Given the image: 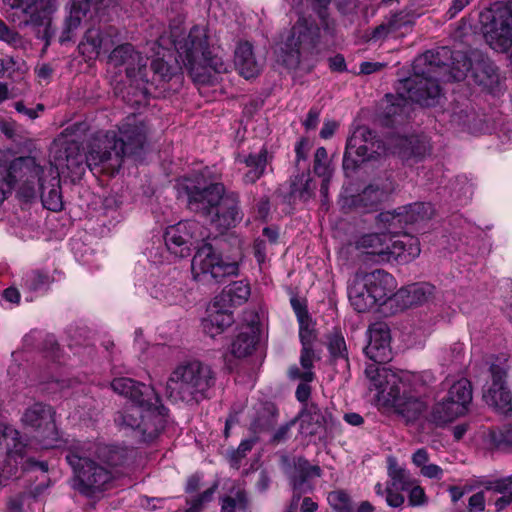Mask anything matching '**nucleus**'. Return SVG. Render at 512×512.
Segmentation results:
<instances>
[{
	"mask_svg": "<svg viewBox=\"0 0 512 512\" xmlns=\"http://www.w3.org/2000/svg\"><path fill=\"white\" fill-rule=\"evenodd\" d=\"M43 167L36 162L35 157H14L9 152L0 151V204L11 194L18 184V195L25 201L36 196V184L41 192L43 206L53 212L63 209L60 180L52 178L49 186L42 181Z\"/></svg>",
	"mask_w": 512,
	"mask_h": 512,
	"instance_id": "f257e3e1",
	"label": "nucleus"
},
{
	"mask_svg": "<svg viewBox=\"0 0 512 512\" xmlns=\"http://www.w3.org/2000/svg\"><path fill=\"white\" fill-rule=\"evenodd\" d=\"M64 453L72 470L70 484L74 491L88 499H98L111 487L113 472L93 457V442L71 440Z\"/></svg>",
	"mask_w": 512,
	"mask_h": 512,
	"instance_id": "f03ea898",
	"label": "nucleus"
},
{
	"mask_svg": "<svg viewBox=\"0 0 512 512\" xmlns=\"http://www.w3.org/2000/svg\"><path fill=\"white\" fill-rule=\"evenodd\" d=\"M149 128L135 114L128 115L118 127V135L109 131L100 139L101 150L92 154L91 161L105 158L110 168V175L119 172L124 157L140 155L148 140Z\"/></svg>",
	"mask_w": 512,
	"mask_h": 512,
	"instance_id": "7ed1b4c3",
	"label": "nucleus"
},
{
	"mask_svg": "<svg viewBox=\"0 0 512 512\" xmlns=\"http://www.w3.org/2000/svg\"><path fill=\"white\" fill-rule=\"evenodd\" d=\"M216 383V373L208 364L199 360L180 363L170 373L166 382V395L172 401L198 404L209 398Z\"/></svg>",
	"mask_w": 512,
	"mask_h": 512,
	"instance_id": "20e7f679",
	"label": "nucleus"
},
{
	"mask_svg": "<svg viewBox=\"0 0 512 512\" xmlns=\"http://www.w3.org/2000/svg\"><path fill=\"white\" fill-rule=\"evenodd\" d=\"M180 27H170L171 41L177 51V61L182 63L190 75L198 81H204L202 70L211 68L216 73L227 72V64L208 47L204 29L199 26L191 28L187 37L180 38Z\"/></svg>",
	"mask_w": 512,
	"mask_h": 512,
	"instance_id": "39448f33",
	"label": "nucleus"
},
{
	"mask_svg": "<svg viewBox=\"0 0 512 512\" xmlns=\"http://www.w3.org/2000/svg\"><path fill=\"white\" fill-rule=\"evenodd\" d=\"M320 41L318 24L300 16L280 44V59L288 69L303 67L309 71Z\"/></svg>",
	"mask_w": 512,
	"mask_h": 512,
	"instance_id": "423d86ee",
	"label": "nucleus"
},
{
	"mask_svg": "<svg viewBox=\"0 0 512 512\" xmlns=\"http://www.w3.org/2000/svg\"><path fill=\"white\" fill-rule=\"evenodd\" d=\"M355 246L376 263L407 264L421 252L418 238L409 234L398 237L386 233L365 234L356 241Z\"/></svg>",
	"mask_w": 512,
	"mask_h": 512,
	"instance_id": "0eeeda50",
	"label": "nucleus"
},
{
	"mask_svg": "<svg viewBox=\"0 0 512 512\" xmlns=\"http://www.w3.org/2000/svg\"><path fill=\"white\" fill-rule=\"evenodd\" d=\"M168 409L158 401L149 400L142 403H129L114 416L115 424L125 430L139 434L141 441H151L165 427Z\"/></svg>",
	"mask_w": 512,
	"mask_h": 512,
	"instance_id": "6e6552de",
	"label": "nucleus"
},
{
	"mask_svg": "<svg viewBox=\"0 0 512 512\" xmlns=\"http://www.w3.org/2000/svg\"><path fill=\"white\" fill-rule=\"evenodd\" d=\"M403 88L406 90L407 96L403 94L387 95L388 104L384 109L387 118H394L409 113L411 102L420 104L421 106H434L441 96V87L439 79L428 74H417L414 72L412 77L403 81Z\"/></svg>",
	"mask_w": 512,
	"mask_h": 512,
	"instance_id": "1a4fd4ad",
	"label": "nucleus"
},
{
	"mask_svg": "<svg viewBox=\"0 0 512 512\" xmlns=\"http://www.w3.org/2000/svg\"><path fill=\"white\" fill-rule=\"evenodd\" d=\"M472 398L471 382L466 378L456 381L449 388L443 400L433 405L429 414V422L443 427L464 416L468 412Z\"/></svg>",
	"mask_w": 512,
	"mask_h": 512,
	"instance_id": "9d476101",
	"label": "nucleus"
},
{
	"mask_svg": "<svg viewBox=\"0 0 512 512\" xmlns=\"http://www.w3.org/2000/svg\"><path fill=\"white\" fill-rule=\"evenodd\" d=\"M193 278L206 284H219L226 277L238 274L236 262H226L210 243L198 247L192 258Z\"/></svg>",
	"mask_w": 512,
	"mask_h": 512,
	"instance_id": "9b49d317",
	"label": "nucleus"
},
{
	"mask_svg": "<svg viewBox=\"0 0 512 512\" xmlns=\"http://www.w3.org/2000/svg\"><path fill=\"white\" fill-rule=\"evenodd\" d=\"M100 150V140L91 148L87 155L81 152L77 143H68L64 148L57 151L55 155V166L57 170H60L62 173H64L66 169L73 180L80 179L84 175L86 168H89L94 174L106 173L110 175V168L108 163L104 162V157L100 158L101 162L97 160L91 161L92 154Z\"/></svg>",
	"mask_w": 512,
	"mask_h": 512,
	"instance_id": "f8f14e48",
	"label": "nucleus"
},
{
	"mask_svg": "<svg viewBox=\"0 0 512 512\" xmlns=\"http://www.w3.org/2000/svg\"><path fill=\"white\" fill-rule=\"evenodd\" d=\"M510 366L506 358L495 357L489 364L491 382L483 390V400L500 414L512 413V392L508 383Z\"/></svg>",
	"mask_w": 512,
	"mask_h": 512,
	"instance_id": "ddd939ff",
	"label": "nucleus"
},
{
	"mask_svg": "<svg viewBox=\"0 0 512 512\" xmlns=\"http://www.w3.org/2000/svg\"><path fill=\"white\" fill-rule=\"evenodd\" d=\"M482 30L487 41L505 51L512 45V0L480 14Z\"/></svg>",
	"mask_w": 512,
	"mask_h": 512,
	"instance_id": "4468645a",
	"label": "nucleus"
},
{
	"mask_svg": "<svg viewBox=\"0 0 512 512\" xmlns=\"http://www.w3.org/2000/svg\"><path fill=\"white\" fill-rule=\"evenodd\" d=\"M54 408L43 402L28 406L21 417L24 427L31 429L45 448L55 447L59 433L55 423Z\"/></svg>",
	"mask_w": 512,
	"mask_h": 512,
	"instance_id": "2eb2a0df",
	"label": "nucleus"
},
{
	"mask_svg": "<svg viewBox=\"0 0 512 512\" xmlns=\"http://www.w3.org/2000/svg\"><path fill=\"white\" fill-rule=\"evenodd\" d=\"M12 9H20L29 16L27 24H31L43 30L38 31V37L50 43L55 30L52 28L53 14L57 11V0H3Z\"/></svg>",
	"mask_w": 512,
	"mask_h": 512,
	"instance_id": "dca6fc26",
	"label": "nucleus"
},
{
	"mask_svg": "<svg viewBox=\"0 0 512 512\" xmlns=\"http://www.w3.org/2000/svg\"><path fill=\"white\" fill-rule=\"evenodd\" d=\"M381 146L374 131L365 126L357 128L347 140L343 168H354L360 163L374 159L375 155L379 154Z\"/></svg>",
	"mask_w": 512,
	"mask_h": 512,
	"instance_id": "f3484780",
	"label": "nucleus"
},
{
	"mask_svg": "<svg viewBox=\"0 0 512 512\" xmlns=\"http://www.w3.org/2000/svg\"><path fill=\"white\" fill-rule=\"evenodd\" d=\"M384 404L392 406L407 423L416 421L426 409V403L400 380L394 388L383 391Z\"/></svg>",
	"mask_w": 512,
	"mask_h": 512,
	"instance_id": "a211bd4d",
	"label": "nucleus"
},
{
	"mask_svg": "<svg viewBox=\"0 0 512 512\" xmlns=\"http://www.w3.org/2000/svg\"><path fill=\"white\" fill-rule=\"evenodd\" d=\"M242 217L239 194L224 188L221 199L211 209L206 220L220 232H225L236 227Z\"/></svg>",
	"mask_w": 512,
	"mask_h": 512,
	"instance_id": "6ab92c4d",
	"label": "nucleus"
},
{
	"mask_svg": "<svg viewBox=\"0 0 512 512\" xmlns=\"http://www.w3.org/2000/svg\"><path fill=\"white\" fill-rule=\"evenodd\" d=\"M224 188L225 186L221 182H214L205 186L199 183L186 185L188 209L206 219L211 209L221 199Z\"/></svg>",
	"mask_w": 512,
	"mask_h": 512,
	"instance_id": "aec40b11",
	"label": "nucleus"
},
{
	"mask_svg": "<svg viewBox=\"0 0 512 512\" xmlns=\"http://www.w3.org/2000/svg\"><path fill=\"white\" fill-rule=\"evenodd\" d=\"M453 59V52L448 47L428 50L414 60L413 72L420 75L428 74L436 79H441L454 64Z\"/></svg>",
	"mask_w": 512,
	"mask_h": 512,
	"instance_id": "412c9836",
	"label": "nucleus"
},
{
	"mask_svg": "<svg viewBox=\"0 0 512 512\" xmlns=\"http://www.w3.org/2000/svg\"><path fill=\"white\" fill-rule=\"evenodd\" d=\"M368 344L364 348L365 355L376 363H387L392 359L390 346L391 335L389 326L384 322H375L368 329Z\"/></svg>",
	"mask_w": 512,
	"mask_h": 512,
	"instance_id": "4be33fe9",
	"label": "nucleus"
},
{
	"mask_svg": "<svg viewBox=\"0 0 512 512\" xmlns=\"http://www.w3.org/2000/svg\"><path fill=\"white\" fill-rule=\"evenodd\" d=\"M295 419L300 421V433L305 436L320 434L333 424L332 414L315 402L304 404Z\"/></svg>",
	"mask_w": 512,
	"mask_h": 512,
	"instance_id": "5701e85b",
	"label": "nucleus"
},
{
	"mask_svg": "<svg viewBox=\"0 0 512 512\" xmlns=\"http://www.w3.org/2000/svg\"><path fill=\"white\" fill-rule=\"evenodd\" d=\"M322 470L318 465H312L305 457H297L293 460V468L288 475L289 484L293 495L301 498L303 494L312 492L314 485L311 478L321 477Z\"/></svg>",
	"mask_w": 512,
	"mask_h": 512,
	"instance_id": "b1692460",
	"label": "nucleus"
},
{
	"mask_svg": "<svg viewBox=\"0 0 512 512\" xmlns=\"http://www.w3.org/2000/svg\"><path fill=\"white\" fill-rule=\"evenodd\" d=\"M171 72L170 66L161 58H157L151 61L148 67V78L150 81L148 84H142V87H130L135 90L132 94L134 96L131 101V105H142L145 104L149 97L154 96V92L161 82L168 81L170 79Z\"/></svg>",
	"mask_w": 512,
	"mask_h": 512,
	"instance_id": "393cba45",
	"label": "nucleus"
},
{
	"mask_svg": "<svg viewBox=\"0 0 512 512\" xmlns=\"http://www.w3.org/2000/svg\"><path fill=\"white\" fill-rule=\"evenodd\" d=\"M361 279L371 293L376 305H383L387 300L394 301L396 281L394 277L382 269L361 276Z\"/></svg>",
	"mask_w": 512,
	"mask_h": 512,
	"instance_id": "a878e982",
	"label": "nucleus"
},
{
	"mask_svg": "<svg viewBox=\"0 0 512 512\" xmlns=\"http://www.w3.org/2000/svg\"><path fill=\"white\" fill-rule=\"evenodd\" d=\"M110 385L115 393L129 399V403L149 402V400L158 401L160 399V396L155 392L153 387L131 378H115Z\"/></svg>",
	"mask_w": 512,
	"mask_h": 512,
	"instance_id": "bb28decb",
	"label": "nucleus"
},
{
	"mask_svg": "<svg viewBox=\"0 0 512 512\" xmlns=\"http://www.w3.org/2000/svg\"><path fill=\"white\" fill-rule=\"evenodd\" d=\"M197 226L198 224L196 222L186 221L168 227L164 234L167 249L177 256H186L189 252L188 244L192 239L190 231Z\"/></svg>",
	"mask_w": 512,
	"mask_h": 512,
	"instance_id": "cd10ccee",
	"label": "nucleus"
},
{
	"mask_svg": "<svg viewBox=\"0 0 512 512\" xmlns=\"http://www.w3.org/2000/svg\"><path fill=\"white\" fill-rule=\"evenodd\" d=\"M435 287L427 282L413 283L399 289L394 294V302L401 310L419 306L429 301L434 295Z\"/></svg>",
	"mask_w": 512,
	"mask_h": 512,
	"instance_id": "c85d7f7f",
	"label": "nucleus"
},
{
	"mask_svg": "<svg viewBox=\"0 0 512 512\" xmlns=\"http://www.w3.org/2000/svg\"><path fill=\"white\" fill-rule=\"evenodd\" d=\"M272 159L273 155L269 153L265 146H263L258 153L239 155V162L244 163L249 168L243 175V182L245 184L256 183L265 174L266 167L272 162Z\"/></svg>",
	"mask_w": 512,
	"mask_h": 512,
	"instance_id": "c756f323",
	"label": "nucleus"
},
{
	"mask_svg": "<svg viewBox=\"0 0 512 512\" xmlns=\"http://www.w3.org/2000/svg\"><path fill=\"white\" fill-rule=\"evenodd\" d=\"M383 363L373 362L365 369V374L370 381V388L378 391V398L383 400V391L394 388L401 380L394 372L382 366Z\"/></svg>",
	"mask_w": 512,
	"mask_h": 512,
	"instance_id": "7c9ffc66",
	"label": "nucleus"
},
{
	"mask_svg": "<svg viewBox=\"0 0 512 512\" xmlns=\"http://www.w3.org/2000/svg\"><path fill=\"white\" fill-rule=\"evenodd\" d=\"M251 294L249 283L244 280L235 281L223 289L215 297V304L229 309L245 304Z\"/></svg>",
	"mask_w": 512,
	"mask_h": 512,
	"instance_id": "2f4dec72",
	"label": "nucleus"
},
{
	"mask_svg": "<svg viewBox=\"0 0 512 512\" xmlns=\"http://www.w3.org/2000/svg\"><path fill=\"white\" fill-rule=\"evenodd\" d=\"M234 323L233 312L227 307H220L213 302L208 317L202 321L204 332L210 337L223 333Z\"/></svg>",
	"mask_w": 512,
	"mask_h": 512,
	"instance_id": "473e14b6",
	"label": "nucleus"
},
{
	"mask_svg": "<svg viewBox=\"0 0 512 512\" xmlns=\"http://www.w3.org/2000/svg\"><path fill=\"white\" fill-rule=\"evenodd\" d=\"M132 452L126 447L93 442V457L109 469L125 464Z\"/></svg>",
	"mask_w": 512,
	"mask_h": 512,
	"instance_id": "72a5a7b5",
	"label": "nucleus"
},
{
	"mask_svg": "<svg viewBox=\"0 0 512 512\" xmlns=\"http://www.w3.org/2000/svg\"><path fill=\"white\" fill-rule=\"evenodd\" d=\"M234 63L239 73L246 79L257 76L261 70V65L255 58L253 46L247 41L237 45Z\"/></svg>",
	"mask_w": 512,
	"mask_h": 512,
	"instance_id": "f704fd0d",
	"label": "nucleus"
},
{
	"mask_svg": "<svg viewBox=\"0 0 512 512\" xmlns=\"http://www.w3.org/2000/svg\"><path fill=\"white\" fill-rule=\"evenodd\" d=\"M412 23L413 18L409 12L399 11L396 13H391L384 18L381 24L374 28L371 34L372 39H385L389 35L396 33L402 28L412 25Z\"/></svg>",
	"mask_w": 512,
	"mask_h": 512,
	"instance_id": "c9c22d12",
	"label": "nucleus"
},
{
	"mask_svg": "<svg viewBox=\"0 0 512 512\" xmlns=\"http://www.w3.org/2000/svg\"><path fill=\"white\" fill-rule=\"evenodd\" d=\"M259 334L253 326L244 327L230 345V353L236 358H245L253 353Z\"/></svg>",
	"mask_w": 512,
	"mask_h": 512,
	"instance_id": "e433bc0d",
	"label": "nucleus"
},
{
	"mask_svg": "<svg viewBox=\"0 0 512 512\" xmlns=\"http://www.w3.org/2000/svg\"><path fill=\"white\" fill-rule=\"evenodd\" d=\"M348 297L351 305L360 313L369 311L377 306L371 293L368 292L367 286L359 276L355 277L350 284Z\"/></svg>",
	"mask_w": 512,
	"mask_h": 512,
	"instance_id": "4c0bfd02",
	"label": "nucleus"
},
{
	"mask_svg": "<svg viewBox=\"0 0 512 512\" xmlns=\"http://www.w3.org/2000/svg\"><path fill=\"white\" fill-rule=\"evenodd\" d=\"M316 185L310 175V172L303 171L290 179L289 197L299 199L303 202L308 201L315 194Z\"/></svg>",
	"mask_w": 512,
	"mask_h": 512,
	"instance_id": "58836bf2",
	"label": "nucleus"
},
{
	"mask_svg": "<svg viewBox=\"0 0 512 512\" xmlns=\"http://www.w3.org/2000/svg\"><path fill=\"white\" fill-rule=\"evenodd\" d=\"M384 198V191L374 185L367 186L353 199V205L363 213L376 211Z\"/></svg>",
	"mask_w": 512,
	"mask_h": 512,
	"instance_id": "ea45409f",
	"label": "nucleus"
},
{
	"mask_svg": "<svg viewBox=\"0 0 512 512\" xmlns=\"http://www.w3.org/2000/svg\"><path fill=\"white\" fill-rule=\"evenodd\" d=\"M88 10L87 5H82L73 1L72 9L69 16L65 19L63 31L59 37L61 44L70 42L73 39L76 30L81 25L82 18L86 15Z\"/></svg>",
	"mask_w": 512,
	"mask_h": 512,
	"instance_id": "a19ab883",
	"label": "nucleus"
},
{
	"mask_svg": "<svg viewBox=\"0 0 512 512\" xmlns=\"http://www.w3.org/2000/svg\"><path fill=\"white\" fill-rule=\"evenodd\" d=\"M248 507V494L240 485H233L230 495L221 498V512H246Z\"/></svg>",
	"mask_w": 512,
	"mask_h": 512,
	"instance_id": "79ce46f5",
	"label": "nucleus"
},
{
	"mask_svg": "<svg viewBox=\"0 0 512 512\" xmlns=\"http://www.w3.org/2000/svg\"><path fill=\"white\" fill-rule=\"evenodd\" d=\"M5 447L9 459L22 457L25 444L20 440V433L10 427L0 429V449Z\"/></svg>",
	"mask_w": 512,
	"mask_h": 512,
	"instance_id": "37998d69",
	"label": "nucleus"
},
{
	"mask_svg": "<svg viewBox=\"0 0 512 512\" xmlns=\"http://www.w3.org/2000/svg\"><path fill=\"white\" fill-rule=\"evenodd\" d=\"M404 224L414 225L425 222L434 214V208L430 203L417 202L402 207Z\"/></svg>",
	"mask_w": 512,
	"mask_h": 512,
	"instance_id": "c03bdc74",
	"label": "nucleus"
},
{
	"mask_svg": "<svg viewBox=\"0 0 512 512\" xmlns=\"http://www.w3.org/2000/svg\"><path fill=\"white\" fill-rule=\"evenodd\" d=\"M105 43L106 39L102 36L99 28H89L79 44V50L83 55L89 57L97 56Z\"/></svg>",
	"mask_w": 512,
	"mask_h": 512,
	"instance_id": "a18cd8bd",
	"label": "nucleus"
},
{
	"mask_svg": "<svg viewBox=\"0 0 512 512\" xmlns=\"http://www.w3.org/2000/svg\"><path fill=\"white\" fill-rule=\"evenodd\" d=\"M388 462V476L391 479L388 486L394 487L395 490H409L413 485L410 474L400 467L394 458L390 457Z\"/></svg>",
	"mask_w": 512,
	"mask_h": 512,
	"instance_id": "49530a36",
	"label": "nucleus"
},
{
	"mask_svg": "<svg viewBox=\"0 0 512 512\" xmlns=\"http://www.w3.org/2000/svg\"><path fill=\"white\" fill-rule=\"evenodd\" d=\"M378 227L387 231L386 234L391 235L400 232L404 226V217L401 208L390 212H381L377 215Z\"/></svg>",
	"mask_w": 512,
	"mask_h": 512,
	"instance_id": "de8ad7c7",
	"label": "nucleus"
},
{
	"mask_svg": "<svg viewBox=\"0 0 512 512\" xmlns=\"http://www.w3.org/2000/svg\"><path fill=\"white\" fill-rule=\"evenodd\" d=\"M110 61L115 66H131V61H140V52L135 50L130 43H124L115 47L109 55Z\"/></svg>",
	"mask_w": 512,
	"mask_h": 512,
	"instance_id": "09e8293b",
	"label": "nucleus"
},
{
	"mask_svg": "<svg viewBox=\"0 0 512 512\" xmlns=\"http://www.w3.org/2000/svg\"><path fill=\"white\" fill-rule=\"evenodd\" d=\"M314 351L312 346H302L300 363L304 368L301 372L299 368L294 367L290 369V376L292 378H299L305 382H311L314 379V373L311 371L313 367Z\"/></svg>",
	"mask_w": 512,
	"mask_h": 512,
	"instance_id": "8fccbe9b",
	"label": "nucleus"
},
{
	"mask_svg": "<svg viewBox=\"0 0 512 512\" xmlns=\"http://www.w3.org/2000/svg\"><path fill=\"white\" fill-rule=\"evenodd\" d=\"M148 60L149 58L140 53V61H131V66L125 68L126 76L135 82L137 87L141 84H148Z\"/></svg>",
	"mask_w": 512,
	"mask_h": 512,
	"instance_id": "3c124183",
	"label": "nucleus"
},
{
	"mask_svg": "<svg viewBox=\"0 0 512 512\" xmlns=\"http://www.w3.org/2000/svg\"><path fill=\"white\" fill-rule=\"evenodd\" d=\"M22 280L29 291H39L47 289L54 279L47 271L32 270L26 273Z\"/></svg>",
	"mask_w": 512,
	"mask_h": 512,
	"instance_id": "603ef678",
	"label": "nucleus"
},
{
	"mask_svg": "<svg viewBox=\"0 0 512 512\" xmlns=\"http://www.w3.org/2000/svg\"><path fill=\"white\" fill-rule=\"evenodd\" d=\"M475 78L481 85H492L498 81L496 66L489 61H482L474 68Z\"/></svg>",
	"mask_w": 512,
	"mask_h": 512,
	"instance_id": "864d4df0",
	"label": "nucleus"
},
{
	"mask_svg": "<svg viewBox=\"0 0 512 512\" xmlns=\"http://www.w3.org/2000/svg\"><path fill=\"white\" fill-rule=\"evenodd\" d=\"M491 444L498 449L512 447V423L489 431Z\"/></svg>",
	"mask_w": 512,
	"mask_h": 512,
	"instance_id": "5fc2aeb1",
	"label": "nucleus"
},
{
	"mask_svg": "<svg viewBox=\"0 0 512 512\" xmlns=\"http://www.w3.org/2000/svg\"><path fill=\"white\" fill-rule=\"evenodd\" d=\"M276 423V411L274 407L265 408L259 413L251 424V428L255 433L269 431Z\"/></svg>",
	"mask_w": 512,
	"mask_h": 512,
	"instance_id": "6e6d98bb",
	"label": "nucleus"
},
{
	"mask_svg": "<svg viewBox=\"0 0 512 512\" xmlns=\"http://www.w3.org/2000/svg\"><path fill=\"white\" fill-rule=\"evenodd\" d=\"M327 500L336 512H353L350 496L344 490L330 492Z\"/></svg>",
	"mask_w": 512,
	"mask_h": 512,
	"instance_id": "4d7b16f0",
	"label": "nucleus"
},
{
	"mask_svg": "<svg viewBox=\"0 0 512 512\" xmlns=\"http://www.w3.org/2000/svg\"><path fill=\"white\" fill-rule=\"evenodd\" d=\"M328 349L334 360L348 362V352L344 337L340 333H333L329 337Z\"/></svg>",
	"mask_w": 512,
	"mask_h": 512,
	"instance_id": "13d9d810",
	"label": "nucleus"
},
{
	"mask_svg": "<svg viewBox=\"0 0 512 512\" xmlns=\"http://www.w3.org/2000/svg\"><path fill=\"white\" fill-rule=\"evenodd\" d=\"M405 143L411 146V150L405 152V156H413L415 159H421L429 153L427 143L419 137H406Z\"/></svg>",
	"mask_w": 512,
	"mask_h": 512,
	"instance_id": "bf43d9fd",
	"label": "nucleus"
},
{
	"mask_svg": "<svg viewBox=\"0 0 512 512\" xmlns=\"http://www.w3.org/2000/svg\"><path fill=\"white\" fill-rule=\"evenodd\" d=\"M486 491L508 494L512 491V475L496 480H487L482 483Z\"/></svg>",
	"mask_w": 512,
	"mask_h": 512,
	"instance_id": "052dcab7",
	"label": "nucleus"
},
{
	"mask_svg": "<svg viewBox=\"0 0 512 512\" xmlns=\"http://www.w3.org/2000/svg\"><path fill=\"white\" fill-rule=\"evenodd\" d=\"M327 159L328 154L326 149L324 147L317 148L314 155L313 170L319 177H326L328 174H331Z\"/></svg>",
	"mask_w": 512,
	"mask_h": 512,
	"instance_id": "680f3d73",
	"label": "nucleus"
},
{
	"mask_svg": "<svg viewBox=\"0 0 512 512\" xmlns=\"http://www.w3.org/2000/svg\"><path fill=\"white\" fill-rule=\"evenodd\" d=\"M299 337L302 346H312L316 334L311 317L299 322Z\"/></svg>",
	"mask_w": 512,
	"mask_h": 512,
	"instance_id": "e2e57ef3",
	"label": "nucleus"
},
{
	"mask_svg": "<svg viewBox=\"0 0 512 512\" xmlns=\"http://www.w3.org/2000/svg\"><path fill=\"white\" fill-rule=\"evenodd\" d=\"M21 70L19 60L14 57L6 56L0 58V76H4L7 73L8 77H12L14 73L20 72Z\"/></svg>",
	"mask_w": 512,
	"mask_h": 512,
	"instance_id": "0e129e2a",
	"label": "nucleus"
},
{
	"mask_svg": "<svg viewBox=\"0 0 512 512\" xmlns=\"http://www.w3.org/2000/svg\"><path fill=\"white\" fill-rule=\"evenodd\" d=\"M399 491L400 490H395L394 487H386V503L388 506L392 508H399L403 505L405 498L402 494L399 493Z\"/></svg>",
	"mask_w": 512,
	"mask_h": 512,
	"instance_id": "69168bd1",
	"label": "nucleus"
},
{
	"mask_svg": "<svg viewBox=\"0 0 512 512\" xmlns=\"http://www.w3.org/2000/svg\"><path fill=\"white\" fill-rule=\"evenodd\" d=\"M184 298L185 294L180 285L175 284L167 288L165 299L169 304L181 303Z\"/></svg>",
	"mask_w": 512,
	"mask_h": 512,
	"instance_id": "338daca9",
	"label": "nucleus"
},
{
	"mask_svg": "<svg viewBox=\"0 0 512 512\" xmlns=\"http://www.w3.org/2000/svg\"><path fill=\"white\" fill-rule=\"evenodd\" d=\"M485 509V494L484 491H479L473 494L468 500L469 512H482Z\"/></svg>",
	"mask_w": 512,
	"mask_h": 512,
	"instance_id": "774afa93",
	"label": "nucleus"
}]
</instances>
